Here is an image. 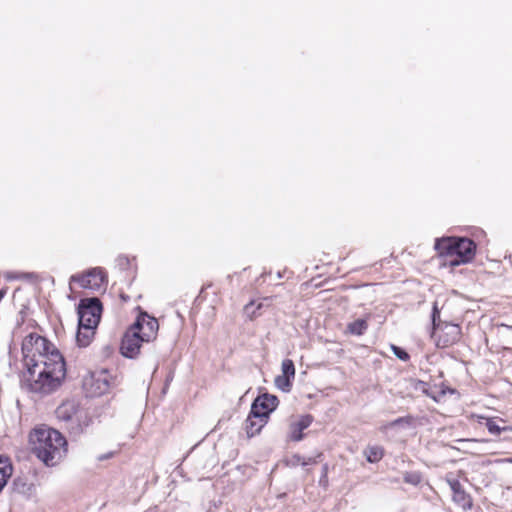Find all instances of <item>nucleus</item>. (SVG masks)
<instances>
[{"instance_id": "nucleus-1", "label": "nucleus", "mask_w": 512, "mask_h": 512, "mask_svg": "<svg viewBox=\"0 0 512 512\" xmlns=\"http://www.w3.org/2000/svg\"><path fill=\"white\" fill-rule=\"evenodd\" d=\"M24 371L21 384L28 392L40 397L57 391L66 377L62 354L45 337L27 335L22 343Z\"/></svg>"}, {"instance_id": "nucleus-2", "label": "nucleus", "mask_w": 512, "mask_h": 512, "mask_svg": "<svg viewBox=\"0 0 512 512\" xmlns=\"http://www.w3.org/2000/svg\"><path fill=\"white\" fill-rule=\"evenodd\" d=\"M32 441L34 454L47 466H55L66 451L65 438L52 428L35 429Z\"/></svg>"}, {"instance_id": "nucleus-3", "label": "nucleus", "mask_w": 512, "mask_h": 512, "mask_svg": "<svg viewBox=\"0 0 512 512\" xmlns=\"http://www.w3.org/2000/svg\"><path fill=\"white\" fill-rule=\"evenodd\" d=\"M439 257L446 258L451 267L471 262L476 254V243L467 237H443L435 240Z\"/></svg>"}, {"instance_id": "nucleus-4", "label": "nucleus", "mask_w": 512, "mask_h": 512, "mask_svg": "<svg viewBox=\"0 0 512 512\" xmlns=\"http://www.w3.org/2000/svg\"><path fill=\"white\" fill-rule=\"evenodd\" d=\"M56 416L66 424L71 433L78 435L89 425L86 413L79 409L74 402L62 403L56 409Z\"/></svg>"}, {"instance_id": "nucleus-5", "label": "nucleus", "mask_w": 512, "mask_h": 512, "mask_svg": "<svg viewBox=\"0 0 512 512\" xmlns=\"http://www.w3.org/2000/svg\"><path fill=\"white\" fill-rule=\"evenodd\" d=\"M116 385V377L112 376L109 371L105 369L92 372L89 376L85 377L83 381V387L90 397L102 396Z\"/></svg>"}, {"instance_id": "nucleus-6", "label": "nucleus", "mask_w": 512, "mask_h": 512, "mask_svg": "<svg viewBox=\"0 0 512 512\" xmlns=\"http://www.w3.org/2000/svg\"><path fill=\"white\" fill-rule=\"evenodd\" d=\"M102 313V303L96 298L81 299L78 304V323L98 327Z\"/></svg>"}, {"instance_id": "nucleus-7", "label": "nucleus", "mask_w": 512, "mask_h": 512, "mask_svg": "<svg viewBox=\"0 0 512 512\" xmlns=\"http://www.w3.org/2000/svg\"><path fill=\"white\" fill-rule=\"evenodd\" d=\"M70 282H77L84 289L98 292L106 289L107 276L102 268L96 267L86 274L72 275Z\"/></svg>"}, {"instance_id": "nucleus-8", "label": "nucleus", "mask_w": 512, "mask_h": 512, "mask_svg": "<svg viewBox=\"0 0 512 512\" xmlns=\"http://www.w3.org/2000/svg\"><path fill=\"white\" fill-rule=\"evenodd\" d=\"M460 335L459 325L445 322L437 331H433L431 336L435 339L438 347L446 348L456 343L460 339Z\"/></svg>"}, {"instance_id": "nucleus-9", "label": "nucleus", "mask_w": 512, "mask_h": 512, "mask_svg": "<svg viewBox=\"0 0 512 512\" xmlns=\"http://www.w3.org/2000/svg\"><path fill=\"white\" fill-rule=\"evenodd\" d=\"M131 327L139 332L142 341L150 342L156 338L159 325L156 318L141 313Z\"/></svg>"}, {"instance_id": "nucleus-10", "label": "nucleus", "mask_w": 512, "mask_h": 512, "mask_svg": "<svg viewBox=\"0 0 512 512\" xmlns=\"http://www.w3.org/2000/svg\"><path fill=\"white\" fill-rule=\"evenodd\" d=\"M279 404V400L275 395L264 393L256 397L251 405L253 416L264 417L269 419L270 413L273 412Z\"/></svg>"}, {"instance_id": "nucleus-11", "label": "nucleus", "mask_w": 512, "mask_h": 512, "mask_svg": "<svg viewBox=\"0 0 512 512\" xmlns=\"http://www.w3.org/2000/svg\"><path fill=\"white\" fill-rule=\"evenodd\" d=\"M139 332L130 327L126 333L124 334L120 351L121 354L126 358H135L139 354V350L141 347L142 338L138 335Z\"/></svg>"}, {"instance_id": "nucleus-12", "label": "nucleus", "mask_w": 512, "mask_h": 512, "mask_svg": "<svg viewBox=\"0 0 512 512\" xmlns=\"http://www.w3.org/2000/svg\"><path fill=\"white\" fill-rule=\"evenodd\" d=\"M449 486L453 492V501L462 507L464 510H468L472 508V499L469 494H467L459 480L453 479L448 480Z\"/></svg>"}, {"instance_id": "nucleus-13", "label": "nucleus", "mask_w": 512, "mask_h": 512, "mask_svg": "<svg viewBox=\"0 0 512 512\" xmlns=\"http://www.w3.org/2000/svg\"><path fill=\"white\" fill-rule=\"evenodd\" d=\"M313 422V417L309 414L302 415L296 422L290 424V439L298 442L303 439V430L307 429Z\"/></svg>"}, {"instance_id": "nucleus-14", "label": "nucleus", "mask_w": 512, "mask_h": 512, "mask_svg": "<svg viewBox=\"0 0 512 512\" xmlns=\"http://www.w3.org/2000/svg\"><path fill=\"white\" fill-rule=\"evenodd\" d=\"M268 420L264 417L253 416V411L250 413L245 421V431L249 438L257 435L261 429L267 424Z\"/></svg>"}, {"instance_id": "nucleus-15", "label": "nucleus", "mask_w": 512, "mask_h": 512, "mask_svg": "<svg viewBox=\"0 0 512 512\" xmlns=\"http://www.w3.org/2000/svg\"><path fill=\"white\" fill-rule=\"evenodd\" d=\"M97 327L87 326L78 323V330L76 334V343L79 347L85 348L90 345L95 336Z\"/></svg>"}, {"instance_id": "nucleus-16", "label": "nucleus", "mask_w": 512, "mask_h": 512, "mask_svg": "<svg viewBox=\"0 0 512 512\" xmlns=\"http://www.w3.org/2000/svg\"><path fill=\"white\" fill-rule=\"evenodd\" d=\"M413 388L416 391H420L423 394L427 395L428 397L432 398L435 402H440L442 397L446 394V390H441L438 395H434L430 393V387L427 382H424L422 380H415L413 383Z\"/></svg>"}, {"instance_id": "nucleus-17", "label": "nucleus", "mask_w": 512, "mask_h": 512, "mask_svg": "<svg viewBox=\"0 0 512 512\" xmlns=\"http://www.w3.org/2000/svg\"><path fill=\"white\" fill-rule=\"evenodd\" d=\"M13 468L7 458L0 456V492L7 484L8 479L11 477Z\"/></svg>"}, {"instance_id": "nucleus-18", "label": "nucleus", "mask_w": 512, "mask_h": 512, "mask_svg": "<svg viewBox=\"0 0 512 512\" xmlns=\"http://www.w3.org/2000/svg\"><path fill=\"white\" fill-rule=\"evenodd\" d=\"M12 489L18 494L29 496L32 493L33 485L28 483L25 478L18 477L13 480Z\"/></svg>"}, {"instance_id": "nucleus-19", "label": "nucleus", "mask_w": 512, "mask_h": 512, "mask_svg": "<svg viewBox=\"0 0 512 512\" xmlns=\"http://www.w3.org/2000/svg\"><path fill=\"white\" fill-rule=\"evenodd\" d=\"M364 455L369 463H377L383 458L384 449L378 445L368 446L364 450Z\"/></svg>"}, {"instance_id": "nucleus-20", "label": "nucleus", "mask_w": 512, "mask_h": 512, "mask_svg": "<svg viewBox=\"0 0 512 512\" xmlns=\"http://www.w3.org/2000/svg\"><path fill=\"white\" fill-rule=\"evenodd\" d=\"M368 329V322L365 319H357L347 325V332L352 335L361 336Z\"/></svg>"}, {"instance_id": "nucleus-21", "label": "nucleus", "mask_w": 512, "mask_h": 512, "mask_svg": "<svg viewBox=\"0 0 512 512\" xmlns=\"http://www.w3.org/2000/svg\"><path fill=\"white\" fill-rule=\"evenodd\" d=\"M281 369H282V376H285V377H288L290 379H294L295 377V366H294V363L292 360L290 359H285L282 361V364H281Z\"/></svg>"}, {"instance_id": "nucleus-22", "label": "nucleus", "mask_w": 512, "mask_h": 512, "mask_svg": "<svg viewBox=\"0 0 512 512\" xmlns=\"http://www.w3.org/2000/svg\"><path fill=\"white\" fill-rule=\"evenodd\" d=\"M403 480L407 484H411L413 486H417L422 481V475L418 471L405 472L404 476H403Z\"/></svg>"}, {"instance_id": "nucleus-23", "label": "nucleus", "mask_w": 512, "mask_h": 512, "mask_svg": "<svg viewBox=\"0 0 512 512\" xmlns=\"http://www.w3.org/2000/svg\"><path fill=\"white\" fill-rule=\"evenodd\" d=\"M275 385L281 391L289 392L291 390V387H292V379H290L288 377H285V376H282V375H278L275 378Z\"/></svg>"}, {"instance_id": "nucleus-24", "label": "nucleus", "mask_w": 512, "mask_h": 512, "mask_svg": "<svg viewBox=\"0 0 512 512\" xmlns=\"http://www.w3.org/2000/svg\"><path fill=\"white\" fill-rule=\"evenodd\" d=\"M413 422V417L412 416H405V417H399L391 422H389L387 425H386V428H393V427H396V426H400V425H408L410 426Z\"/></svg>"}, {"instance_id": "nucleus-25", "label": "nucleus", "mask_w": 512, "mask_h": 512, "mask_svg": "<svg viewBox=\"0 0 512 512\" xmlns=\"http://www.w3.org/2000/svg\"><path fill=\"white\" fill-rule=\"evenodd\" d=\"M431 319H432L433 331H437L442 326L443 323L440 320V311L438 310L436 303L433 306Z\"/></svg>"}, {"instance_id": "nucleus-26", "label": "nucleus", "mask_w": 512, "mask_h": 512, "mask_svg": "<svg viewBox=\"0 0 512 512\" xmlns=\"http://www.w3.org/2000/svg\"><path fill=\"white\" fill-rule=\"evenodd\" d=\"M486 428L489 433L493 435H499L501 431L506 430V428H501L494 420L488 419L486 422Z\"/></svg>"}, {"instance_id": "nucleus-27", "label": "nucleus", "mask_w": 512, "mask_h": 512, "mask_svg": "<svg viewBox=\"0 0 512 512\" xmlns=\"http://www.w3.org/2000/svg\"><path fill=\"white\" fill-rule=\"evenodd\" d=\"M391 349H392L394 355L398 359H400L402 361H408L409 360V358H410L409 354L404 349H402L401 347L396 346V345H391Z\"/></svg>"}, {"instance_id": "nucleus-28", "label": "nucleus", "mask_w": 512, "mask_h": 512, "mask_svg": "<svg viewBox=\"0 0 512 512\" xmlns=\"http://www.w3.org/2000/svg\"><path fill=\"white\" fill-rule=\"evenodd\" d=\"M321 457H322V453H319V454H317L314 457H308V458L303 457V461L301 462V466H308V465L317 464V463H319Z\"/></svg>"}, {"instance_id": "nucleus-29", "label": "nucleus", "mask_w": 512, "mask_h": 512, "mask_svg": "<svg viewBox=\"0 0 512 512\" xmlns=\"http://www.w3.org/2000/svg\"><path fill=\"white\" fill-rule=\"evenodd\" d=\"M302 461H303V457L298 454H295L290 458L289 464L292 466H297V465H301Z\"/></svg>"}, {"instance_id": "nucleus-30", "label": "nucleus", "mask_w": 512, "mask_h": 512, "mask_svg": "<svg viewBox=\"0 0 512 512\" xmlns=\"http://www.w3.org/2000/svg\"><path fill=\"white\" fill-rule=\"evenodd\" d=\"M113 456V453L112 452H109L107 454H103V455H100L98 457V460L102 461V460H106L108 458H111Z\"/></svg>"}, {"instance_id": "nucleus-31", "label": "nucleus", "mask_w": 512, "mask_h": 512, "mask_svg": "<svg viewBox=\"0 0 512 512\" xmlns=\"http://www.w3.org/2000/svg\"><path fill=\"white\" fill-rule=\"evenodd\" d=\"M327 471H328V466L327 464H325L323 466V475H322V478H326L327 477Z\"/></svg>"}, {"instance_id": "nucleus-32", "label": "nucleus", "mask_w": 512, "mask_h": 512, "mask_svg": "<svg viewBox=\"0 0 512 512\" xmlns=\"http://www.w3.org/2000/svg\"><path fill=\"white\" fill-rule=\"evenodd\" d=\"M253 305H254V303H253V302H250L249 304H247V305L245 306V311L249 313L250 308H252V307H253Z\"/></svg>"}, {"instance_id": "nucleus-33", "label": "nucleus", "mask_w": 512, "mask_h": 512, "mask_svg": "<svg viewBox=\"0 0 512 512\" xmlns=\"http://www.w3.org/2000/svg\"><path fill=\"white\" fill-rule=\"evenodd\" d=\"M6 291L4 289L0 290V301L4 298Z\"/></svg>"}, {"instance_id": "nucleus-34", "label": "nucleus", "mask_w": 512, "mask_h": 512, "mask_svg": "<svg viewBox=\"0 0 512 512\" xmlns=\"http://www.w3.org/2000/svg\"><path fill=\"white\" fill-rule=\"evenodd\" d=\"M504 462H507V463H511L512 464V458H506L505 460H503Z\"/></svg>"}, {"instance_id": "nucleus-35", "label": "nucleus", "mask_w": 512, "mask_h": 512, "mask_svg": "<svg viewBox=\"0 0 512 512\" xmlns=\"http://www.w3.org/2000/svg\"><path fill=\"white\" fill-rule=\"evenodd\" d=\"M277 277H278V278H282V274H281V272H278V273H277Z\"/></svg>"}, {"instance_id": "nucleus-36", "label": "nucleus", "mask_w": 512, "mask_h": 512, "mask_svg": "<svg viewBox=\"0 0 512 512\" xmlns=\"http://www.w3.org/2000/svg\"><path fill=\"white\" fill-rule=\"evenodd\" d=\"M120 260H122V258ZM123 260L125 261L126 264L128 263V258H123Z\"/></svg>"}, {"instance_id": "nucleus-37", "label": "nucleus", "mask_w": 512, "mask_h": 512, "mask_svg": "<svg viewBox=\"0 0 512 512\" xmlns=\"http://www.w3.org/2000/svg\"><path fill=\"white\" fill-rule=\"evenodd\" d=\"M448 392H450V393H454V392H455V390H454V389H448Z\"/></svg>"}]
</instances>
